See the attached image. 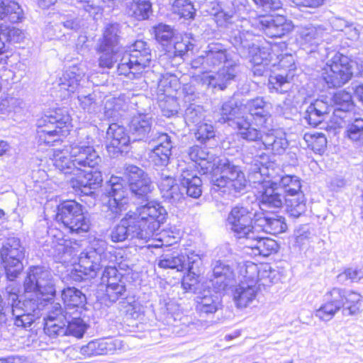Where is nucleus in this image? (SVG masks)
Instances as JSON below:
<instances>
[{
	"label": "nucleus",
	"instance_id": "obj_11",
	"mask_svg": "<svg viewBox=\"0 0 363 363\" xmlns=\"http://www.w3.org/2000/svg\"><path fill=\"white\" fill-rule=\"evenodd\" d=\"M259 213L250 206L237 205L230 211L227 225L238 238L247 239L255 232H258L255 221Z\"/></svg>",
	"mask_w": 363,
	"mask_h": 363
},
{
	"label": "nucleus",
	"instance_id": "obj_62",
	"mask_svg": "<svg viewBox=\"0 0 363 363\" xmlns=\"http://www.w3.org/2000/svg\"><path fill=\"white\" fill-rule=\"evenodd\" d=\"M127 228L123 218L111 230L110 235L111 240L114 242H123L128 239L130 240Z\"/></svg>",
	"mask_w": 363,
	"mask_h": 363
},
{
	"label": "nucleus",
	"instance_id": "obj_57",
	"mask_svg": "<svg viewBox=\"0 0 363 363\" xmlns=\"http://www.w3.org/2000/svg\"><path fill=\"white\" fill-rule=\"evenodd\" d=\"M126 288L123 279L118 281H111L106 284V296L111 302H116L125 295Z\"/></svg>",
	"mask_w": 363,
	"mask_h": 363
},
{
	"label": "nucleus",
	"instance_id": "obj_31",
	"mask_svg": "<svg viewBox=\"0 0 363 363\" xmlns=\"http://www.w3.org/2000/svg\"><path fill=\"white\" fill-rule=\"evenodd\" d=\"M234 277V271L231 266L221 261L214 263L210 281L216 291L224 290Z\"/></svg>",
	"mask_w": 363,
	"mask_h": 363
},
{
	"label": "nucleus",
	"instance_id": "obj_50",
	"mask_svg": "<svg viewBox=\"0 0 363 363\" xmlns=\"http://www.w3.org/2000/svg\"><path fill=\"white\" fill-rule=\"evenodd\" d=\"M77 99L80 107L85 111L95 113L100 110L101 101L95 91L89 94L79 93Z\"/></svg>",
	"mask_w": 363,
	"mask_h": 363
},
{
	"label": "nucleus",
	"instance_id": "obj_36",
	"mask_svg": "<svg viewBox=\"0 0 363 363\" xmlns=\"http://www.w3.org/2000/svg\"><path fill=\"white\" fill-rule=\"evenodd\" d=\"M165 307L168 323L173 325L175 328L181 327V330H175L177 334L184 335L189 333H194L197 330L198 323L189 321V318L185 316L179 318L181 314L179 313H172V311L177 308L174 303L169 302L165 304Z\"/></svg>",
	"mask_w": 363,
	"mask_h": 363
},
{
	"label": "nucleus",
	"instance_id": "obj_21",
	"mask_svg": "<svg viewBox=\"0 0 363 363\" xmlns=\"http://www.w3.org/2000/svg\"><path fill=\"white\" fill-rule=\"evenodd\" d=\"M106 148L112 157L126 151L130 143V137L125 128L117 123H112L106 131Z\"/></svg>",
	"mask_w": 363,
	"mask_h": 363
},
{
	"label": "nucleus",
	"instance_id": "obj_19",
	"mask_svg": "<svg viewBox=\"0 0 363 363\" xmlns=\"http://www.w3.org/2000/svg\"><path fill=\"white\" fill-rule=\"evenodd\" d=\"M281 173V169L274 163L265 165L256 161L248 168L249 181L261 186L267 185L268 182L273 183V186L279 185V179L283 177Z\"/></svg>",
	"mask_w": 363,
	"mask_h": 363
},
{
	"label": "nucleus",
	"instance_id": "obj_63",
	"mask_svg": "<svg viewBox=\"0 0 363 363\" xmlns=\"http://www.w3.org/2000/svg\"><path fill=\"white\" fill-rule=\"evenodd\" d=\"M1 33L4 40L6 39L8 41L13 43H20L25 38L23 31L15 27H7L4 29L1 26Z\"/></svg>",
	"mask_w": 363,
	"mask_h": 363
},
{
	"label": "nucleus",
	"instance_id": "obj_25",
	"mask_svg": "<svg viewBox=\"0 0 363 363\" xmlns=\"http://www.w3.org/2000/svg\"><path fill=\"white\" fill-rule=\"evenodd\" d=\"M260 150H265L274 155H283L289 146L286 133L280 130H272L264 133L262 142L258 144Z\"/></svg>",
	"mask_w": 363,
	"mask_h": 363
},
{
	"label": "nucleus",
	"instance_id": "obj_16",
	"mask_svg": "<svg viewBox=\"0 0 363 363\" xmlns=\"http://www.w3.org/2000/svg\"><path fill=\"white\" fill-rule=\"evenodd\" d=\"M324 297L340 309L342 308L345 315H355L360 313L362 296L358 293L333 287L325 293Z\"/></svg>",
	"mask_w": 363,
	"mask_h": 363
},
{
	"label": "nucleus",
	"instance_id": "obj_52",
	"mask_svg": "<svg viewBox=\"0 0 363 363\" xmlns=\"http://www.w3.org/2000/svg\"><path fill=\"white\" fill-rule=\"evenodd\" d=\"M315 236L313 228L309 225H301L296 228L294 233V244L301 248L309 245Z\"/></svg>",
	"mask_w": 363,
	"mask_h": 363
},
{
	"label": "nucleus",
	"instance_id": "obj_12",
	"mask_svg": "<svg viewBox=\"0 0 363 363\" xmlns=\"http://www.w3.org/2000/svg\"><path fill=\"white\" fill-rule=\"evenodd\" d=\"M0 253L6 277L10 281H13L23 269L21 262L24 257L23 248L19 239L8 238L3 244Z\"/></svg>",
	"mask_w": 363,
	"mask_h": 363
},
{
	"label": "nucleus",
	"instance_id": "obj_58",
	"mask_svg": "<svg viewBox=\"0 0 363 363\" xmlns=\"http://www.w3.org/2000/svg\"><path fill=\"white\" fill-rule=\"evenodd\" d=\"M175 38L173 40V45L172 44L169 45L166 50L169 56L174 55V57H182L188 51L192 50L194 48V44L191 43L188 39H182L181 40H176Z\"/></svg>",
	"mask_w": 363,
	"mask_h": 363
},
{
	"label": "nucleus",
	"instance_id": "obj_20",
	"mask_svg": "<svg viewBox=\"0 0 363 363\" xmlns=\"http://www.w3.org/2000/svg\"><path fill=\"white\" fill-rule=\"evenodd\" d=\"M333 101V116L330 122L333 123L335 128L342 126V123L351 115V111L354 108L351 94L344 90L336 92Z\"/></svg>",
	"mask_w": 363,
	"mask_h": 363
},
{
	"label": "nucleus",
	"instance_id": "obj_49",
	"mask_svg": "<svg viewBox=\"0 0 363 363\" xmlns=\"http://www.w3.org/2000/svg\"><path fill=\"white\" fill-rule=\"evenodd\" d=\"M289 215L294 218L301 216L306 211V200L303 193L294 195V197H286L284 199Z\"/></svg>",
	"mask_w": 363,
	"mask_h": 363
},
{
	"label": "nucleus",
	"instance_id": "obj_47",
	"mask_svg": "<svg viewBox=\"0 0 363 363\" xmlns=\"http://www.w3.org/2000/svg\"><path fill=\"white\" fill-rule=\"evenodd\" d=\"M346 121L348 122V125L345 132V137L355 145L363 147V118H351L349 116L344 122Z\"/></svg>",
	"mask_w": 363,
	"mask_h": 363
},
{
	"label": "nucleus",
	"instance_id": "obj_55",
	"mask_svg": "<svg viewBox=\"0 0 363 363\" xmlns=\"http://www.w3.org/2000/svg\"><path fill=\"white\" fill-rule=\"evenodd\" d=\"M205 118V111L199 105L190 104L185 111L184 120L188 125L200 124Z\"/></svg>",
	"mask_w": 363,
	"mask_h": 363
},
{
	"label": "nucleus",
	"instance_id": "obj_60",
	"mask_svg": "<svg viewBox=\"0 0 363 363\" xmlns=\"http://www.w3.org/2000/svg\"><path fill=\"white\" fill-rule=\"evenodd\" d=\"M196 130L194 133L196 140L201 143H205L216 135L214 127L211 124L201 123L197 125Z\"/></svg>",
	"mask_w": 363,
	"mask_h": 363
},
{
	"label": "nucleus",
	"instance_id": "obj_42",
	"mask_svg": "<svg viewBox=\"0 0 363 363\" xmlns=\"http://www.w3.org/2000/svg\"><path fill=\"white\" fill-rule=\"evenodd\" d=\"M47 246H50V249H48L50 253L58 259H62L66 255L71 256L72 253V247L69 246V242L64 240L62 234L58 235H48L45 241Z\"/></svg>",
	"mask_w": 363,
	"mask_h": 363
},
{
	"label": "nucleus",
	"instance_id": "obj_41",
	"mask_svg": "<svg viewBox=\"0 0 363 363\" xmlns=\"http://www.w3.org/2000/svg\"><path fill=\"white\" fill-rule=\"evenodd\" d=\"M119 26L117 23L108 24L104 29L99 51L123 50L119 45Z\"/></svg>",
	"mask_w": 363,
	"mask_h": 363
},
{
	"label": "nucleus",
	"instance_id": "obj_59",
	"mask_svg": "<svg viewBox=\"0 0 363 363\" xmlns=\"http://www.w3.org/2000/svg\"><path fill=\"white\" fill-rule=\"evenodd\" d=\"M340 310L338 306L329 300H325V302L315 311V315L323 321H329Z\"/></svg>",
	"mask_w": 363,
	"mask_h": 363
},
{
	"label": "nucleus",
	"instance_id": "obj_44",
	"mask_svg": "<svg viewBox=\"0 0 363 363\" xmlns=\"http://www.w3.org/2000/svg\"><path fill=\"white\" fill-rule=\"evenodd\" d=\"M23 18V10L14 0H0V20L17 23Z\"/></svg>",
	"mask_w": 363,
	"mask_h": 363
},
{
	"label": "nucleus",
	"instance_id": "obj_56",
	"mask_svg": "<svg viewBox=\"0 0 363 363\" xmlns=\"http://www.w3.org/2000/svg\"><path fill=\"white\" fill-rule=\"evenodd\" d=\"M172 11L180 17L190 19L195 14V9L190 0H174L172 3Z\"/></svg>",
	"mask_w": 363,
	"mask_h": 363
},
{
	"label": "nucleus",
	"instance_id": "obj_22",
	"mask_svg": "<svg viewBox=\"0 0 363 363\" xmlns=\"http://www.w3.org/2000/svg\"><path fill=\"white\" fill-rule=\"evenodd\" d=\"M257 23L258 28L270 38H281L293 28L291 23L281 15L260 16Z\"/></svg>",
	"mask_w": 363,
	"mask_h": 363
},
{
	"label": "nucleus",
	"instance_id": "obj_45",
	"mask_svg": "<svg viewBox=\"0 0 363 363\" xmlns=\"http://www.w3.org/2000/svg\"><path fill=\"white\" fill-rule=\"evenodd\" d=\"M68 313L67 317L65 319L67 328V335H72L78 338L82 337L87 328V325L81 318V312L76 309L73 311H68Z\"/></svg>",
	"mask_w": 363,
	"mask_h": 363
},
{
	"label": "nucleus",
	"instance_id": "obj_1",
	"mask_svg": "<svg viewBox=\"0 0 363 363\" xmlns=\"http://www.w3.org/2000/svg\"><path fill=\"white\" fill-rule=\"evenodd\" d=\"M25 299L18 300L19 289L15 283L6 288L5 296L8 304L11 305L14 317V325L21 328H28L40 315V311L47 310L44 317V331L51 338L67 335L65 319L68 311H63L61 304L51 302L56 289L52 273L41 267H30L23 281Z\"/></svg>",
	"mask_w": 363,
	"mask_h": 363
},
{
	"label": "nucleus",
	"instance_id": "obj_28",
	"mask_svg": "<svg viewBox=\"0 0 363 363\" xmlns=\"http://www.w3.org/2000/svg\"><path fill=\"white\" fill-rule=\"evenodd\" d=\"M85 71L83 67L73 66L67 70L60 78V86L61 90H65L68 94L74 93L86 83Z\"/></svg>",
	"mask_w": 363,
	"mask_h": 363
},
{
	"label": "nucleus",
	"instance_id": "obj_37",
	"mask_svg": "<svg viewBox=\"0 0 363 363\" xmlns=\"http://www.w3.org/2000/svg\"><path fill=\"white\" fill-rule=\"evenodd\" d=\"M269 104L263 97H256L248 100L245 104V108L250 114L257 121V126H264L270 117L268 110Z\"/></svg>",
	"mask_w": 363,
	"mask_h": 363
},
{
	"label": "nucleus",
	"instance_id": "obj_3",
	"mask_svg": "<svg viewBox=\"0 0 363 363\" xmlns=\"http://www.w3.org/2000/svg\"><path fill=\"white\" fill-rule=\"evenodd\" d=\"M123 174L128 179L129 191L125 180L120 177L112 176L107 184L103 207L104 211L110 212V218L118 216L127 209L129 191L136 199L147 200L154 189L147 174L135 165L125 164Z\"/></svg>",
	"mask_w": 363,
	"mask_h": 363
},
{
	"label": "nucleus",
	"instance_id": "obj_23",
	"mask_svg": "<svg viewBox=\"0 0 363 363\" xmlns=\"http://www.w3.org/2000/svg\"><path fill=\"white\" fill-rule=\"evenodd\" d=\"M151 140L156 143L150 155L154 164L157 167L168 165L173 147L171 137L167 133H156L151 135Z\"/></svg>",
	"mask_w": 363,
	"mask_h": 363
},
{
	"label": "nucleus",
	"instance_id": "obj_4",
	"mask_svg": "<svg viewBox=\"0 0 363 363\" xmlns=\"http://www.w3.org/2000/svg\"><path fill=\"white\" fill-rule=\"evenodd\" d=\"M166 209L160 203L149 202L128 212L124 220L130 240H147L159 230L167 218Z\"/></svg>",
	"mask_w": 363,
	"mask_h": 363
},
{
	"label": "nucleus",
	"instance_id": "obj_5",
	"mask_svg": "<svg viewBox=\"0 0 363 363\" xmlns=\"http://www.w3.org/2000/svg\"><path fill=\"white\" fill-rule=\"evenodd\" d=\"M112 257L107 251V243L102 240H96L91 247L82 252L79 257V264L75 271L81 273L82 279L94 278L99 270L104 267L101 279L104 283L109 284L123 279L115 266L108 265Z\"/></svg>",
	"mask_w": 363,
	"mask_h": 363
},
{
	"label": "nucleus",
	"instance_id": "obj_27",
	"mask_svg": "<svg viewBox=\"0 0 363 363\" xmlns=\"http://www.w3.org/2000/svg\"><path fill=\"white\" fill-rule=\"evenodd\" d=\"M301 44L304 49L311 47L309 52H315V48L323 40H328V29L321 25L308 24L299 31Z\"/></svg>",
	"mask_w": 363,
	"mask_h": 363
},
{
	"label": "nucleus",
	"instance_id": "obj_17",
	"mask_svg": "<svg viewBox=\"0 0 363 363\" xmlns=\"http://www.w3.org/2000/svg\"><path fill=\"white\" fill-rule=\"evenodd\" d=\"M238 73L237 64L224 66L214 74L203 72L193 77V80L205 89L224 90L229 82L233 80Z\"/></svg>",
	"mask_w": 363,
	"mask_h": 363
},
{
	"label": "nucleus",
	"instance_id": "obj_48",
	"mask_svg": "<svg viewBox=\"0 0 363 363\" xmlns=\"http://www.w3.org/2000/svg\"><path fill=\"white\" fill-rule=\"evenodd\" d=\"M238 133L242 139L248 141L262 142L264 133L259 130L251 126L248 119L245 117L244 119H238L237 125Z\"/></svg>",
	"mask_w": 363,
	"mask_h": 363
},
{
	"label": "nucleus",
	"instance_id": "obj_2",
	"mask_svg": "<svg viewBox=\"0 0 363 363\" xmlns=\"http://www.w3.org/2000/svg\"><path fill=\"white\" fill-rule=\"evenodd\" d=\"M94 139L90 134L80 138L78 143H73L63 150H54L53 164L64 174L76 175L69 184L75 191L84 192L83 189H96L103 181L100 171H85L83 168H95L101 162V158L92 144ZM88 194L89 192L84 191Z\"/></svg>",
	"mask_w": 363,
	"mask_h": 363
},
{
	"label": "nucleus",
	"instance_id": "obj_51",
	"mask_svg": "<svg viewBox=\"0 0 363 363\" xmlns=\"http://www.w3.org/2000/svg\"><path fill=\"white\" fill-rule=\"evenodd\" d=\"M279 186L282 188L286 196L294 197V195L303 193L300 179L296 176L285 175L279 179Z\"/></svg>",
	"mask_w": 363,
	"mask_h": 363
},
{
	"label": "nucleus",
	"instance_id": "obj_38",
	"mask_svg": "<svg viewBox=\"0 0 363 363\" xmlns=\"http://www.w3.org/2000/svg\"><path fill=\"white\" fill-rule=\"evenodd\" d=\"M152 118L147 114L134 115L129 123L130 131L135 137L134 140H140L145 138L152 128Z\"/></svg>",
	"mask_w": 363,
	"mask_h": 363
},
{
	"label": "nucleus",
	"instance_id": "obj_64",
	"mask_svg": "<svg viewBox=\"0 0 363 363\" xmlns=\"http://www.w3.org/2000/svg\"><path fill=\"white\" fill-rule=\"evenodd\" d=\"M182 186L186 189V194L190 197L197 199L201 195L202 181L201 178H196L192 182Z\"/></svg>",
	"mask_w": 363,
	"mask_h": 363
},
{
	"label": "nucleus",
	"instance_id": "obj_46",
	"mask_svg": "<svg viewBox=\"0 0 363 363\" xmlns=\"http://www.w3.org/2000/svg\"><path fill=\"white\" fill-rule=\"evenodd\" d=\"M220 111V118L218 119V121L222 123L228 122L231 126L237 125L238 119H244L245 118L241 116L240 108L233 100L224 102Z\"/></svg>",
	"mask_w": 363,
	"mask_h": 363
},
{
	"label": "nucleus",
	"instance_id": "obj_61",
	"mask_svg": "<svg viewBox=\"0 0 363 363\" xmlns=\"http://www.w3.org/2000/svg\"><path fill=\"white\" fill-rule=\"evenodd\" d=\"M60 25H62L66 29L78 31L82 26V20L74 15L64 16L60 21V25L56 24L55 26H50L48 29L49 31L51 29H53L55 31Z\"/></svg>",
	"mask_w": 363,
	"mask_h": 363
},
{
	"label": "nucleus",
	"instance_id": "obj_53",
	"mask_svg": "<svg viewBox=\"0 0 363 363\" xmlns=\"http://www.w3.org/2000/svg\"><path fill=\"white\" fill-rule=\"evenodd\" d=\"M155 37L157 42L167 48L175 38L173 28L166 24L160 23L153 28Z\"/></svg>",
	"mask_w": 363,
	"mask_h": 363
},
{
	"label": "nucleus",
	"instance_id": "obj_43",
	"mask_svg": "<svg viewBox=\"0 0 363 363\" xmlns=\"http://www.w3.org/2000/svg\"><path fill=\"white\" fill-rule=\"evenodd\" d=\"M152 11V4L149 0H132L127 3L126 12L135 20L147 19Z\"/></svg>",
	"mask_w": 363,
	"mask_h": 363
},
{
	"label": "nucleus",
	"instance_id": "obj_6",
	"mask_svg": "<svg viewBox=\"0 0 363 363\" xmlns=\"http://www.w3.org/2000/svg\"><path fill=\"white\" fill-rule=\"evenodd\" d=\"M71 119L66 111L61 109L50 111L38 119L37 139L40 144L55 145L60 140V134L64 132V128H68Z\"/></svg>",
	"mask_w": 363,
	"mask_h": 363
},
{
	"label": "nucleus",
	"instance_id": "obj_10",
	"mask_svg": "<svg viewBox=\"0 0 363 363\" xmlns=\"http://www.w3.org/2000/svg\"><path fill=\"white\" fill-rule=\"evenodd\" d=\"M55 219L72 233H85L90 228V220L83 206L75 201H67L57 208Z\"/></svg>",
	"mask_w": 363,
	"mask_h": 363
},
{
	"label": "nucleus",
	"instance_id": "obj_15",
	"mask_svg": "<svg viewBox=\"0 0 363 363\" xmlns=\"http://www.w3.org/2000/svg\"><path fill=\"white\" fill-rule=\"evenodd\" d=\"M140 51H124L121 56L120 62L118 63L117 71L118 74L124 75L129 79L138 78L142 73L149 67L152 60L151 51L145 58L143 57V52Z\"/></svg>",
	"mask_w": 363,
	"mask_h": 363
},
{
	"label": "nucleus",
	"instance_id": "obj_13",
	"mask_svg": "<svg viewBox=\"0 0 363 363\" xmlns=\"http://www.w3.org/2000/svg\"><path fill=\"white\" fill-rule=\"evenodd\" d=\"M245 281H242L233 291V301L238 308H246L256 298L259 279L258 267L254 263L245 264Z\"/></svg>",
	"mask_w": 363,
	"mask_h": 363
},
{
	"label": "nucleus",
	"instance_id": "obj_7",
	"mask_svg": "<svg viewBox=\"0 0 363 363\" xmlns=\"http://www.w3.org/2000/svg\"><path fill=\"white\" fill-rule=\"evenodd\" d=\"M326 58L328 61L322 69L321 76L328 87H339L346 84L353 74V62L335 50L327 52Z\"/></svg>",
	"mask_w": 363,
	"mask_h": 363
},
{
	"label": "nucleus",
	"instance_id": "obj_35",
	"mask_svg": "<svg viewBox=\"0 0 363 363\" xmlns=\"http://www.w3.org/2000/svg\"><path fill=\"white\" fill-rule=\"evenodd\" d=\"M187 154L191 160L198 164L203 174L214 172V155L207 148L194 145L189 148Z\"/></svg>",
	"mask_w": 363,
	"mask_h": 363
},
{
	"label": "nucleus",
	"instance_id": "obj_39",
	"mask_svg": "<svg viewBox=\"0 0 363 363\" xmlns=\"http://www.w3.org/2000/svg\"><path fill=\"white\" fill-rule=\"evenodd\" d=\"M220 306V300L218 295L203 291L196 298V309L201 315L215 313Z\"/></svg>",
	"mask_w": 363,
	"mask_h": 363
},
{
	"label": "nucleus",
	"instance_id": "obj_8",
	"mask_svg": "<svg viewBox=\"0 0 363 363\" xmlns=\"http://www.w3.org/2000/svg\"><path fill=\"white\" fill-rule=\"evenodd\" d=\"M253 40V34L245 30H233L230 36V43L241 57L249 59L253 65L269 64L272 57L269 49L260 48Z\"/></svg>",
	"mask_w": 363,
	"mask_h": 363
},
{
	"label": "nucleus",
	"instance_id": "obj_40",
	"mask_svg": "<svg viewBox=\"0 0 363 363\" xmlns=\"http://www.w3.org/2000/svg\"><path fill=\"white\" fill-rule=\"evenodd\" d=\"M61 296L66 306L63 311H73L82 308L86 301V296L75 287L65 288L62 291Z\"/></svg>",
	"mask_w": 363,
	"mask_h": 363
},
{
	"label": "nucleus",
	"instance_id": "obj_24",
	"mask_svg": "<svg viewBox=\"0 0 363 363\" xmlns=\"http://www.w3.org/2000/svg\"><path fill=\"white\" fill-rule=\"evenodd\" d=\"M158 187L162 197L172 204L178 203L184 199V193L175 178L164 171L160 173Z\"/></svg>",
	"mask_w": 363,
	"mask_h": 363
},
{
	"label": "nucleus",
	"instance_id": "obj_9",
	"mask_svg": "<svg viewBox=\"0 0 363 363\" xmlns=\"http://www.w3.org/2000/svg\"><path fill=\"white\" fill-rule=\"evenodd\" d=\"M211 182L219 188H227L230 193L241 192L247 184V180L240 167L226 159L218 161Z\"/></svg>",
	"mask_w": 363,
	"mask_h": 363
},
{
	"label": "nucleus",
	"instance_id": "obj_30",
	"mask_svg": "<svg viewBox=\"0 0 363 363\" xmlns=\"http://www.w3.org/2000/svg\"><path fill=\"white\" fill-rule=\"evenodd\" d=\"M332 109L333 106L327 101L316 99L307 107L304 119L309 125L316 127L328 118Z\"/></svg>",
	"mask_w": 363,
	"mask_h": 363
},
{
	"label": "nucleus",
	"instance_id": "obj_18",
	"mask_svg": "<svg viewBox=\"0 0 363 363\" xmlns=\"http://www.w3.org/2000/svg\"><path fill=\"white\" fill-rule=\"evenodd\" d=\"M279 66L287 70L286 73L273 74L269 77L267 86L270 93L284 94L291 88V80L294 77L292 71L295 69L294 60L291 55L282 57Z\"/></svg>",
	"mask_w": 363,
	"mask_h": 363
},
{
	"label": "nucleus",
	"instance_id": "obj_32",
	"mask_svg": "<svg viewBox=\"0 0 363 363\" xmlns=\"http://www.w3.org/2000/svg\"><path fill=\"white\" fill-rule=\"evenodd\" d=\"M258 232L262 230L267 233L277 235L286 231L287 225L284 217L277 214L270 216L259 213L258 218L255 221Z\"/></svg>",
	"mask_w": 363,
	"mask_h": 363
},
{
	"label": "nucleus",
	"instance_id": "obj_34",
	"mask_svg": "<svg viewBox=\"0 0 363 363\" xmlns=\"http://www.w3.org/2000/svg\"><path fill=\"white\" fill-rule=\"evenodd\" d=\"M245 245L247 247L252 249L255 255L263 257H267L276 252L278 249V245L274 240L262 238L257 235L256 232L245 240Z\"/></svg>",
	"mask_w": 363,
	"mask_h": 363
},
{
	"label": "nucleus",
	"instance_id": "obj_14",
	"mask_svg": "<svg viewBox=\"0 0 363 363\" xmlns=\"http://www.w3.org/2000/svg\"><path fill=\"white\" fill-rule=\"evenodd\" d=\"M201 263V259L198 255L192 253L186 255L178 251H172L161 255L158 266L162 269H176L177 272L186 270L189 274L198 275Z\"/></svg>",
	"mask_w": 363,
	"mask_h": 363
},
{
	"label": "nucleus",
	"instance_id": "obj_29",
	"mask_svg": "<svg viewBox=\"0 0 363 363\" xmlns=\"http://www.w3.org/2000/svg\"><path fill=\"white\" fill-rule=\"evenodd\" d=\"M259 205L262 210L267 208H280L282 207L285 197L279 192V185L273 186L268 182L261 186L259 190Z\"/></svg>",
	"mask_w": 363,
	"mask_h": 363
},
{
	"label": "nucleus",
	"instance_id": "obj_54",
	"mask_svg": "<svg viewBox=\"0 0 363 363\" xmlns=\"http://www.w3.org/2000/svg\"><path fill=\"white\" fill-rule=\"evenodd\" d=\"M101 55L99 58V65L102 68H112L113 65L121 59L123 54V50H115L99 51Z\"/></svg>",
	"mask_w": 363,
	"mask_h": 363
},
{
	"label": "nucleus",
	"instance_id": "obj_26",
	"mask_svg": "<svg viewBox=\"0 0 363 363\" xmlns=\"http://www.w3.org/2000/svg\"><path fill=\"white\" fill-rule=\"evenodd\" d=\"M122 347L119 340L98 339L90 341L80 349V353L86 357L106 355L113 354Z\"/></svg>",
	"mask_w": 363,
	"mask_h": 363
},
{
	"label": "nucleus",
	"instance_id": "obj_33",
	"mask_svg": "<svg viewBox=\"0 0 363 363\" xmlns=\"http://www.w3.org/2000/svg\"><path fill=\"white\" fill-rule=\"evenodd\" d=\"M206 64L208 67L219 66L223 62L225 66H230V64H236L229 58L227 50L223 45L219 43H209L205 51Z\"/></svg>",
	"mask_w": 363,
	"mask_h": 363
}]
</instances>
